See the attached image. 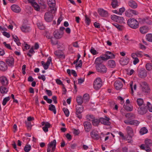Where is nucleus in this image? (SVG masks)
I'll list each match as a JSON object with an SVG mask.
<instances>
[{
  "label": "nucleus",
  "instance_id": "c756f323",
  "mask_svg": "<svg viewBox=\"0 0 152 152\" xmlns=\"http://www.w3.org/2000/svg\"><path fill=\"white\" fill-rule=\"evenodd\" d=\"M108 66L112 68L115 67L116 66V64L115 61L113 60H110L107 62Z\"/></svg>",
  "mask_w": 152,
  "mask_h": 152
},
{
  "label": "nucleus",
  "instance_id": "de8ad7c7",
  "mask_svg": "<svg viewBox=\"0 0 152 152\" xmlns=\"http://www.w3.org/2000/svg\"><path fill=\"white\" fill-rule=\"evenodd\" d=\"M125 15L127 17H130L132 16L130 9L126 11L125 12Z\"/></svg>",
  "mask_w": 152,
  "mask_h": 152
},
{
  "label": "nucleus",
  "instance_id": "a878e982",
  "mask_svg": "<svg viewBox=\"0 0 152 152\" xmlns=\"http://www.w3.org/2000/svg\"><path fill=\"white\" fill-rule=\"evenodd\" d=\"M0 82L3 86L7 85L8 81L7 78L5 77H2L0 78Z\"/></svg>",
  "mask_w": 152,
  "mask_h": 152
},
{
  "label": "nucleus",
  "instance_id": "79ce46f5",
  "mask_svg": "<svg viewBox=\"0 0 152 152\" xmlns=\"http://www.w3.org/2000/svg\"><path fill=\"white\" fill-rule=\"evenodd\" d=\"M113 25L120 31H121L123 29V26L118 23H115L113 24Z\"/></svg>",
  "mask_w": 152,
  "mask_h": 152
},
{
  "label": "nucleus",
  "instance_id": "dca6fc26",
  "mask_svg": "<svg viewBox=\"0 0 152 152\" xmlns=\"http://www.w3.org/2000/svg\"><path fill=\"white\" fill-rule=\"evenodd\" d=\"M98 12L99 14L102 17H106L108 15V12L102 9H99Z\"/></svg>",
  "mask_w": 152,
  "mask_h": 152
},
{
  "label": "nucleus",
  "instance_id": "412c9836",
  "mask_svg": "<svg viewBox=\"0 0 152 152\" xmlns=\"http://www.w3.org/2000/svg\"><path fill=\"white\" fill-rule=\"evenodd\" d=\"M91 137L93 139L98 140L99 138V136L97 132L95 130H93L90 133Z\"/></svg>",
  "mask_w": 152,
  "mask_h": 152
},
{
  "label": "nucleus",
  "instance_id": "6ab92c4d",
  "mask_svg": "<svg viewBox=\"0 0 152 152\" xmlns=\"http://www.w3.org/2000/svg\"><path fill=\"white\" fill-rule=\"evenodd\" d=\"M64 34V32H60V31L56 30L53 33L55 38L56 39H59L61 38Z\"/></svg>",
  "mask_w": 152,
  "mask_h": 152
},
{
  "label": "nucleus",
  "instance_id": "c85d7f7f",
  "mask_svg": "<svg viewBox=\"0 0 152 152\" xmlns=\"http://www.w3.org/2000/svg\"><path fill=\"white\" fill-rule=\"evenodd\" d=\"M128 4L129 6L133 9L136 8L137 7V4L136 2L132 0H130L129 1Z\"/></svg>",
  "mask_w": 152,
  "mask_h": 152
},
{
  "label": "nucleus",
  "instance_id": "20e7f679",
  "mask_svg": "<svg viewBox=\"0 0 152 152\" xmlns=\"http://www.w3.org/2000/svg\"><path fill=\"white\" fill-rule=\"evenodd\" d=\"M102 82L100 77L96 78L94 82V88L96 90L99 89L102 86Z\"/></svg>",
  "mask_w": 152,
  "mask_h": 152
},
{
  "label": "nucleus",
  "instance_id": "f257e3e1",
  "mask_svg": "<svg viewBox=\"0 0 152 152\" xmlns=\"http://www.w3.org/2000/svg\"><path fill=\"white\" fill-rule=\"evenodd\" d=\"M145 144H142L140 146L142 150H145L147 152L151 151L150 147L152 146V140L151 139H146L145 141Z\"/></svg>",
  "mask_w": 152,
  "mask_h": 152
},
{
  "label": "nucleus",
  "instance_id": "bf43d9fd",
  "mask_svg": "<svg viewBox=\"0 0 152 152\" xmlns=\"http://www.w3.org/2000/svg\"><path fill=\"white\" fill-rule=\"evenodd\" d=\"M136 56L137 57H142V56L141 53L142 52L139 51H137L135 52Z\"/></svg>",
  "mask_w": 152,
  "mask_h": 152
},
{
  "label": "nucleus",
  "instance_id": "aec40b11",
  "mask_svg": "<svg viewBox=\"0 0 152 152\" xmlns=\"http://www.w3.org/2000/svg\"><path fill=\"white\" fill-rule=\"evenodd\" d=\"M129 59L126 57L125 58H121L120 61V64L123 66L127 65L129 62Z\"/></svg>",
  "mask_w": 152,
  "mask_h": 152
},
{
  "label": "nucleus",
  "instance_id": "473e14b6",
  "mask_svg": "<svg viewBox=\"0 0 152 152\" xmlns=\"http://www.w3.org/2000/svg\"><path fill=\"white\" fill-rule=\"evenodd\" d=\"M21 29L22 31L24 32H28L30 30V27L26 25L22 26L21 27Z\"/></svg>",
  "mask_w": 152,
  "mask_h": 152
},
{
  "label": "nucleus",
  "instance_id": "09e8293b",
  "mask_svg": "<svg viewBox=\"0 0 152 152\" xmlns=\"http://www.w3.org/2000/svg\"><path fill=\"white\" fill-rule=\"evenodd\" d=\"M63 110L66 116V117H68L69 115V112L68 109L64 108L63 109Z\"/></svg>",
  "mask_w": 152,
  "mask_h": 152
},
{
  "label": "nucleus",
  "instance_id": "f8f14e48",
  "mask_svg": "<svg viewBox=\"0 0 152 152\" xmlns=\"http://www.w3.org/2000/svg\"><path fill=\"white\" fill-rule=\"evenodd\" d=\"M104 56L103 55H101L100 56L97 58L95 60L94 62V64L95 66H98L102 64L103 61H106L105 59H104Z\"/></svg>",
  "mask_w": 152,
  "mask_h": 152
},
{
  "label": "nucleus",
  "instance_id": "052dcab7",
  "mask_svg": "<svg viewBox=\"0 0 152 152\" xmlns=\"http://www.w3.org/2000/svg\"><path fill=\"white\" fill-rule=\"evenodd\" d=\"M147 105L148 106V109L150 112H152V106L150 103L148 102H147Z\"/></svg>",
  "mask_w": 152,
  "mask_h": 152
},
{
  "label": "nucleus",
  "instance_id": "72a5a7b5",
  "mask_svg": "<svg viewBox=\"0 0 152 152\" xmlns=\"http://www.w3.org/2000/svg\"><path fill=\"white\" fill-rule=\"evenodd\" d=\"M84 102H86L89 101V95L88 94H84L82 98Z\"/></svg>",
  "mask_w": 152,
  "mask_h": 152
},
{
  "label": "nucleus",
  "instance_id": "f704fd0d",
  "mask_svg": "<svg viewBox=\"0 0 152 152\" xmlns=\"http://www.w3.org/2000/svg\"><path fill=\"white\" fill-rule=\"evenodd\" d=\"M49 110L53 111L54 114L56 113V110L54 105L52 104L50 105L49 107Z\"/></svg>",
  "mask_w": 152,
  "mask_h": 152
},
{
  "label": "nucleus",
  "instance_id": "6e6d98bb",
  "mask_svg": "<svg viewBox=\"0 0 152 152\" xmlns=\"http://www.w3.org/2000/svg\"><path fill=\"white\" fill-rule=\"evenodd\" d=\"M90 51L93 55H96L98 53V52H97V51L93 48H91V49L90 50Z\"/></svg>",
  "mask_w": 152,
  "mask_h": 152
},
{
  "label": "nucleus",
  "instance_id": "2eb2a0df",
  "mask_svg": "<svg viewBox=\"0 0 152 152\" xmlns=\"http://www.w3.org/2000/svg\"><path fill=\"white\" fill-rule=\"evenodd\" d=\"M110 119L109 118L105 117V118H100V121L102 124L105 125L109 126L110 124V122L109 121Z\"/></svg>",
  "mask_w": 152,
  "mask_h": 152
},
{
  "label": "nucleus",
  "instance_id": "cd10ccee",
  "mask_svg": "<svg viewBox=\"0 0 152 152\" xmlns=\"http://www.w3.org/2000/svg\"><path fill=\"white\" fill-rule=\"evenodd\" d=\"M55 54L58 58H65L64 55L62 53L61 51L57 50L54 52Z\"/></svg>",
  "mask_w": 152,
  "mask_h": 152
},
{
  "label": "nucleus",
  "instance_id": "13d9d810",
  "mask_svg": "<svg viewBox=\"0 0 152 152\" xmlns=\"http://www.w3.org/2000/svg\"><path fill=\"white\" fill-rule=\"evenodd\" d=\"M124 108L126 110L128 111H131L133 110L132 108L127 105L124 106Z\"/></svg>",
  "mask_w": 152,
  "mask_h": 152
},
{
  "label": "nucleus",
  "instance_id": "39448f33",
  "mask_svg": "<svg viewBox=\"0 0 152 152\" xmlns=\"http://www.w3.org/2000/svg\"><path fill=\"white\" fill-rule=\"evenodd\" d=\"M95 67L97 71L100 73L104 74L107 72V68L104 64L95 66Z\"/></svg>",
  "mask_w": 152,
  "mask_h": 152
},
{
  "label": "nucleus",
  "instance_id": "c9c22d12",
  "mask_svg": "<svg viewBox=\"0 0 152 152\" xmlns=\"http://www.w3.org/2000/svg\"><path fill=\"white\" fill-rule=\"evenodd\" d=\"M0 91L2 94H6L7 92L8 89L4 86H1L0 88Z\"/></svg>",
  "mask_w": 152,
  "mask_h": 152
},
{
  "label": "nucleus",
  "instance_id": "a18cd8bd",
  "mask_svg": "<svg viewBox=\"0 0 152 152\" xmlns=\"http://www.w3.org/2000/svg\"><path fill=\"white\" fill-rule=\"evenodd\" d=\"M146 39L148 41L152 42V34H148L146 35Z\"/></svg>",
  "mask_w": 152,
  "mask_h": 152
},
{
  "label": "nucleus",
  "instance_id": "ddd939ff",
  "mask_svg": "<svg viewBox=\"0 0 152 152\" xmlns=\"http://www.w3.org/2000/svg\"><path fill=\"white\" fill-rule=\"evenodd\" d=\"M124 123L126 125H130L137 126L140 123V122L136 120H125L124 121Z\"/></svg>",
  "mask_w": 152,
  "mask_h": 152
},
{
  "label": "nucleus",
  "instance_id": "0eeeda50",
  "mask_svg": "<svg viewBox=\"0 0 152 152\" xmlns=\"http://www.w3.org/2000/svg\"><path fill=\"white\" fill-rule=\"evenodd\" d=\"M84 107L82 105L77 106L76 107V114L79 119H80L82 118V114L81 113L83 111Z\"/></svg>",
  "mask_w": 152,
  "mask_h": 152
},
{
  "label": "nucleus",
  "instance_id": "2f4dec72",
  "mask_svg": "<svg viewBox=\"0 0 152 152\" xmlns=\"http://www.w3.org/2000/svg\"><path fill=\"white\" fill-rule=\"evenodd\" d=\"M148 27L144 26L142 27H140V31L141 33L142 34H145L148 32Z\"/></svg>",
  "mask_w": 152,
  "mask_h": 152
},
{
  "label": "nucleus",
  "instance_id": "7ed1b4c3",
  "mask_svg": "<svg viewBox=\"0 0 152 152\" xmlns=\"http://www.w3.org/2000/svg\"><path fill=\"white\" fill-rule=\"evenodd\" d=\"M127 23L130 27L133 29H136L139 26L137 21L132 18H130L128 20Z\"/></svg>",
  "mask_w": 152,
  "mask_h": 152
},
{
  "label": "nucleus",
  "instance_id": "423d86ee",
  "mask_svg": "<svg viewBox=\"0 0 152 152\" xmlns=\"http://www.w3.org/2000/svg\"><path fill=\"white\" fill-rule=\"evenodd\" d=\"M138 76L141 78H144L147 76V72L143 68L139 69L137 70Z\"/></svg>",
  "mask_w": 152,
  "mask_h": 152
},
{
  "label": "nucleus",
  "instance_id": "e2e57ef3",
  "mask_svg": "<svg viewBox=\"0 0 152 152\" xmlns=\"http://www.w3.org/2000/svg\"><path fill=\"white\" fill-rule=\"evenodd\" d=\"M3 44L6 48L10 50H12L10 44H7L5 42H3Z\"/></svg>",
  "mask_w": 152,
  "mask_h": 152
},
{
  "label": "nucleus",
  "instance_id": "b1692460",
  "mask_svg": "<svg viewBox=\"0 0 152 152\" xmlns=\"http://www.w3.org/2000/svg\"><path fill=\"white\" fill-rule=\"evenodd\" d=\"M115 88L117 90L121 89L123 87V85L122 83L119 81H116L114 84Z\"/></svg>",
  "mask_w": 152,
  "mask_h": 152
},
{
  "label": "nucleus",
  "instance_id": "37998d69",
  "mask_svg": "<svg viewBox=\"0 0 152 152\" xmlns=\"http://www.w3.org/2000/svg\"><path fill=\"white\" fill-rule=\"evenodd\" d=\"M112 7L115 8L118 6V1L117 0H115L112 1L111 4Z\"/></svg>",
  "mask_w": 152,
  "mask_h": 152
},
{
  "label": "nucleus",
  "instance_id": "4468645a",
  "mask_svg": "<svg viewBox=\"0 0 152 152\" xmlns=\"http://www.w3.org/2000/svg\"><path fill=\"white\" fill-rule=\"evenodd\" d=\"M84 129L86 132H89L92 128V125L90 122L88 121H85L83 123Z\"/></svg>",
  "mask_w": 152,
  "mask_h": 152
},
{
  "label": "nucleus",
  "instance_id": "ea45409f",
  "mask_svg": "<svg viewBox=\"0 0 152 152\" xmlns=\"http://www.w3.org/2000/svg\"><path fill=\"white\" fill-rule=\"evenodd\" d=\"M146 69L148 71L151 70L152 69V65L151 63H147L145 65Z\"/></svg>",
  "mask_w": 152,
  "mask_h": 152
},
{
  "label": "nucleus",
  "instance_id": "c03bdc74",
  "mask_svg": "<svg viewBox=\"0 0 152 152\" xmlns=\"http://www.w3.org/2000/svg\"><path fill=\"white\" fill-rule=\"evenodd\" d=\"M31 148L30 145H26L24 148V150L26 152H28L31 150Z\"/></svg>",
  "mask_w": 152,
  "mask_h": 152
},
{
  "label": "nucleus",
  "instance_id": "6e6552de",
  "mask_svg": "<svg viewBox=\"0 0 152 152\" xmlns=\"http://www.w3.org/2000/svg\"><path fill=\"white\" fill-rule=\"evenodd\" d=\"M142 90L143 92L145 93H149L150 91V89L147 83L143 82L142 83L141 85Z\"/></svg>",
  "mask_w": 152,
  "mask_h": 152
},
{
  "label": "nucleus",
  "instance_id": "a211bd4d",
  "mask_svg": "<svg viewBox=\"0 0 152 152\" xmlns=\"http://www.w3.org/2000/svg\"><path fill=\"white\" fill-rule=\"evenodd\" d=\"M6 64H7L9 66L12 67L14 65V60L13 58L10 57L6 60Z\"/></svg>",
  "mask_w": 152,
  "mask_h": 152
},
{
  "label": "nucleus",
  "instance_id": "4c0bfd02",
  "mask_svg": "<svg viewBox=\"0 0 152 152\" xmlns=\"http://www.w3.org/2000/svg\"><path fill=\"white\" fill-rule=\"evenodd\" d=\"M147 132L148 130L145 127L142 128L140 131V133L142 135L145 134L147 133Z\"/></svg>",
  "mask_w": 152,
  "mask_h": 152
},
{
  "label": "nucleus",
  "instance_id": "5701e85b",
  "mask_svg": "<svg viewBox=\"0 0 152 152\" xmlns=\"http://www.w3.org/2000/svg\"><path fill=\"white\" fill-rule=\"evenodd\" d=\"M111 18L112 20H116L117 21L120 23H123L124 20V19L123 17L118 16L115 15H113Z\"/></svg>",
  "mask_w": 152,
  "mask_h": 152
},
{
  "label": "nucleus",
  "instance_id": "5fc2aeb1",
  "mask_svg": "<svg viewBox=\"0 0 152 152\" xmlns=\"http://www.w3.org/2000/svg\"><path fill=\"white\" fill-rule=\"evenodd\" d=\"M55 38L51 39V43L53 45H56L58 44V41Z\"/></svg>",
  "mask_w": 152,
  "mask_h": 152
},
{
  "label": "nucleus",
  "instance_id": "4be33fe9",
  "mask_svg": "<svg viewBox=\"0 0 152 152\" xmlns=\"http://www.w3.org/2000/svg\"><path fill=\"white\" fill-rule=\"evenodd\" d=\"M8 68L7 64L4 61H0V70L2 71H6Z\"/></svg>",
  "mask_w": 152,
  "mask_h": 152
},
{
  "label": "nucleus",
  "instance_id": "393cba45",
  "mask_svg": "<svg viewBox=\"0 0 152 152\" xmlns=\"http://www.w3.org/2000/svg\"><path fill=\"white\" fill-rule=\"evenodd\" d=\"M11 7L12 10L15 12L18 13L20 11L21 9L18 5L13 4Z\"/></svg>",
  "mask_w": 152,
  "mask_h": 152
},
{
  "label": "nucleus",
  "instance_id": "f03ea898",
  "mask_svg": "<svg viewBox=\"0 0 152 152\" xmlns=\"http://www.w3.org/2000/svg\"><path fill=\"white\" fill-rule=\"evenodd\" d=\"M56 8H52L50 10V12H46L45 13L44 16V18L45 21L47 22H50L52 20L53 18V14L56 12Z\"/></svg>",
  "mask_w": 152,
  "mask_h": 152
},
{
  "label": "nucleus",
  "instance_id": "603ef678",
  "mask_svg": "<svg viewBox=\"0 0 152 152\" xmlns=\"http://www.w3.org/2000/svg\"><path fill=\"white\" fill-rule=\"evenodd\" d=\"M137 104L139 106H141L143 103V100L141 98L138 99L137 101Z\"/></svg>",
  "mask_w": 152,
  "mask_h": 152
},
{
  "label": "nucleus",
  "instance_id": "a19ab883",
  "mask_svg": "<svg viewBox=\"0 0 152 152\" xmlns=\"http://www.w3.org/2000/svg\"><path fill=\"white\" fill-rule=\"evenodd\" d=\"M32 5L35 10L37 11H39L40 10L39 7L37 3L36 2L35 3H34V4H33Z\"/></svg>",
  "mask_w": 152,
  "mask_h": 152
},
{
  "label": "nucleus",
  "instance_id": "338daca9",
  "mask_svg": "<svg viewBox=\"0 0 152 152\" xmlns=\"http://www.w3.org/2000/svg\"><path fill=\"white\" fill-rule=\"evenodd\" d=\"M56 82L59 85H62L63 86H64V84L62 83V81L59 79H57L56 80Z\"/></svg>",
  "mask_w": 152,
  "mask_h": 152
},
{
  "label": "nucleus",
  "instance_id": "774afa93",
  "mask_svg": "<svg viewBox=\"0 0 152 152\" xmlns=\"http://www.w3.org/2000/svg\"><path fill=\"white\" fill-rule=\"evenodd\" d=\"M45 92L49 96H51L52 95V93L51 90L46 89Z\"/></svg>",
  "mask_w": 152,
  "mask_h": 152
},
{
  "label": "nucleus",
  "instance_id": "4d7b16f0",
  "mask_svg": "<svg viewBox=\"0 0 152 152\" xmlns=\"http://www.w3.org/2000/svg\"><path fill=\"white\" fill-rule=\"evenodd\" d=\"M41 63L45 69H47L48 68L49 65L46 64V63H45V62L43 61H42Z\"/></svg>",
  "mask_w": 152,
  "mask_h": 152
},
{
  "label": "nucleus",
  "instance_id": "bb28decb",
  "mask_svg": "<svg viewBox=\"0 0 152 152\" xmlns=\"http://www.w3.org/2000/svg\"><path fill=\"white\" fill-rule=\"evenodd\" d=\"M137 110L139 114L141 115L144 114L147 112V109L144 107H139Z\"/></svg>",
  "mask_w": 152,
  "mask_h": 152
},
{
  "label": "nucleus",
  "instance_id": "680f3d73",
  "mask_svg": "<svg viewBox=\"0 0 152 152\" xmlns=\"http://www.w3.org/2000/svg\"><path fill=\"white\" fill-rule=\"evenodd\" d=\"M125 9L124 7H122L120 8L119 10L118 14L121 15L122 13L125 11Z\"/></svg>",
  "mask_w": 152,
  "mask_h": 152
},
{
  "label": "nucleus",
  "instance_id": "3c124183",
  "mask_svg": "<svg viewBox=\"0 0 152 152\" xmlns=\"http://www.w3.org/2000/svg\"><path fill=\"white\" fill-rule=\"evenodd\" d=\"M37 26L41 30H43L45 28V26L42 24L40 23H38Z\"/></svg>",
  "mask_w": 152,
  "mask_h": 152
},
{
  "label": "nucleus",
  "instance_id": "f3484780",
  "mask_svg": "<svg viewBox=\"0 0 152 152\" xmlns=\"http://www.w3.org/2000/svg\"><path fill=\"white\" fill-rule=\"evenodd\" d=\"M42 125L43 126L42 129L45 132H46L48 131V128H49L51 126L50 124L48 122H45L43 121L42 123Z\"/></svg>",
  "mask_w": 152,
  "mask_h": 152
},
{
  "label": "nucleus",
  "instance_id": "8fccbe9b",
  "mask_svg": "<svg viewBox=\"0 0 152 152\" xmlns=\"http://www.w3.org/2000/svg\"><path fill=\"white\" fill-rule=\"evenodd\" d=\"M85 17V22L87 25H89L90 24V23L91 22V19L87 17V16L86 15Z\"/></svg>",
  "mask_w": 152,
  "mask_h": 152
},
{
  "label": "nucleus",
  "instance_id": "58836bf2",
  "mask_svg": "<svg viewBox=\"0 0 152 152\" xmlns=\"http://www.w3.org/2000/svg\"><path fill=\"white\" fill-rule=\"evenodd\" d=\"M92 123L93 125L94 126H97L99 124L100 121V119L99 120L97 119H95L94 118L92 121Z\"/></svg>",
  "mask_w": 152,
  "mask_h": 152
},
{
  "label": "nucleus",
  "instance_id": "1a4fd4ad",
  "mask_svg": "<svg viewBox=\"0 0 152 152\" xmlns=\"http://www.w3.org/2000/svg\"><path fill=\"white\" fill-rule=\"evenodd\" d=\"M56 141L55 140H54L53 141H51L49 143L48 145L47 152H50V148H52L51 152H53L56 149Z\"/></svg>",
  "mask_w": 152,
  "mask_h": 152
},
{
  "label": "nucleus",
  "instance_id": "69168bd1",
  "mask_svg": "<svg viewBox=\"0 0 152 152\" xmlns=\"http://www.w3.org/2000/svg\"><path fill=\"white\" fill-rule=\"evenodd\" d=\"M133 116V114L131 113H129L126 114L125 115V117L126 118H129L132 117Z\"/></svg>",
  "mask_w": 152,
  "mask_h": 152
},
{
  "label": "nucleus",
  "instance_id": "49530a36",
  "mask_svg": "<svg viewBox=\"0 0 152 152\" xmlns=\"http://www.w3.org/2000/svg\"><path fill=\"white\" fill-rule=\"evenodd\" d=\"M10 98L9 96H8L5 98L4 99L2 102V104L3 105H5L6 104L7 102L10 100Z\"/></svg>",
  "mask_w": 152,
  "mask_h": 152
},
{
  "label": "nucleus",
  "instance_id": "e433bc0d",
  "mask_svg": "<svg viewBox=\"0 0 152 152\" xmlns=\"http://www.w3.org/2000/svg\"><path fill=\"white\" fill-rule=\"evenodd\" d=\"M79 105H81V104L84 102L82 97L81 96L77 97L76 99Z\"/></svg>",
  "mask_w": 152,
  "mask_h": 152
},
{
  "label": "nucleus",
  "instance_id": "7c9ffc66",
  "mask_svg": "<svg viewBox=\"0 0 152 152\" xmlns=\"http://www.w3.org/2000/svg\"><path fill=\"white\" fill-rule=\"evenodd\" d=\"M48 5L49 6L50 8H53L55 6V0H48Z\"/></svg>",
  "mask_w": 152,
  "mask_h": 152
},
{
  "label": "nucleus",
  "instance_id": "9b49d317",
  "mask_svg": "<svg viewBox=\"0 0 152 152\" xmlns=\"http://www.w3.org/2000/svg\"><path fill=\"white\" fill-rule=\"evenodd\" d=\"M104 56V59H105L106 61L109 59H113L115 58V56L113 53L110 51H106L104 54H103Z\"/></svg>",
  "mask_w": 152,
  "mask_h": 152
},
{
  "label": "nucleus",
  "instance_id": "0e129e2a",
  "mask_svg": "<svg viewBox=\"0 0 152 152\" xmlns=\"http://www.w3.org/2000/svg\"><path fill=\"white\" fill-rule=\"evenodd\" d=\"M87 117V119L90 121H92L94 118V117L93 115H88Z\"/></svg>",
  "mask_w": 152,
  "mask_h": 152
},
{
  "label": "nucleus",
  "instance_id": "864d4df0",
  "mask_svg": "<svg viewBox=\"0 0 152 152\" xmlns=\"http://www.w3.org/2000/svg\"><path fill=\"white\" fill-rule=\"evenodd\" d=\"M26 126L28 130H30L31 129L32 125L30 122H25Z\"/></svg>",
  "mask_w": 152,
  "mask_h": 152
},
{
  "label": "nucleus",
  "instance_id": "9d476101",
  "mask_svg": "<svg viewBox=\"0 0 152 152\" xmlns=\"http://www.w3.org/2000/svg\"><path fill=\"white\" fill-rule=\"evenodd\" d=\"M126 131L128 136L130 138V141H129L128 142H131L132 141L131 139L134 135L133 130L132 128L130 126H127L126 128ZM129 140V139H128V140Z\"/></svg>",
  "mask_w": 152,
  "mask_h": 152
}]
</instances>
